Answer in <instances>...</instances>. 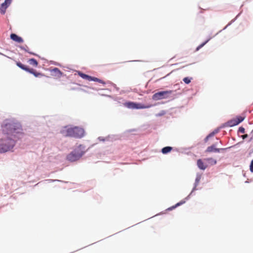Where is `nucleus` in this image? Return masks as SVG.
<instances>
[{"label": "nucleus", "instance_id": "obj_1", "mask_svg": "<svg viewBox=\"0 0 253 253\" xmlns=\"http://www.w3.org/2000/svg\"><path fill=\"white\" fill-rule=\"evenodd\" d=\"M2 129L3 132L6 135L0 139V149H5L1 150V153L10 150L14 146V140L11 138H9L8 135H12L15 133H19L22 129L19 123L13 120H5L2 125Z\"/></svg>", "mask_w": 253, "mask_h": 253}, {"label": "nucleus", "instance_id": "obj_2", "mask_svg": "<svg viewBox=\"0 0 253 253\" xmlns=\"http://www.w3.org/2000/svg\"><path fill=\"white\" fill-rule=\"evenodd\" d=\"M62 134L64 136L81 138L84 136V131L83 128L78 126L65 127L61 130Z\"/></svg>", "mask_w": 253, "mask_h": 253}, {"label": "nucleus", "instance_id": "obj_3", "mask_svg": "<svg viewBox=\"0 0 253 253\" xmlns=\"http://www.w3.org/2000/svg\"><path fill=\"white\" fill-rule=\"evenodd\" d=\"M84 147L79 145L67 156V159L70 162H75L79 160L84 154Z\"/></svg>", "mask_w": 253, "mask_h": 253}, {"label": "nucleus", "instance_id": "obj_4", "mask_svg": "<svg viewBox=\"0 0 253 253\" xmlns=\"http://www.w3.org/2000/svg\"><path fill=\"white\" fill-rule=\"evenodd\" d=\"M172 92V90L160 91L155 93L153 95L152 98L155 100H159L163 99H166L169 97V95L171 94Z\"/></svg>", "mask_w": 253, "mask_h": 253}, {"label": "nucleus", "instance_id": "obj_5", "mask_svg": "<svg viewBox=\"0 0 253 253\" xmlns=\"http://www.w3.org/2000/svg\"><path fill=\"white\" fill-rule=\"evenodd\" d=\"M16 65L17 66H18L19 68L23 69V70L26 71L31 74H32L36 77H41L44 76L43 74L41 73L37 72L36 70H34L33 69H30L27 67V66L23 65L20 62H17Z\"/></svg>", "mask_w": 253, "mask_h": 253}, {"label": "nucleus", "instance_id": "obj_6", "mask_svg": "<svg viewBox=\"0 0 253 253\" xmlns=\"http://www.w3.org/2000/svg\"><path fill=\"white\" fill-rule=\"evenodd\" d=\"M78 75L83 79L86 80L88 81H94V82H97L100 84H105V82L103 81L98 79L95 77H93L90 76H88L87 75H86L84 73H82L81 72H78Z\"/></svg>", "mask_w": 253, "mask_h": 253}, {"label": "nucleus", "instance_id": "obj_7", "mask_svg": "<svg viewBox=\"0 0 253 253\" xmlns=\"http://www.w3.org/2000/svg\"><path fill=\"white\" fill-rule=\"evenodd\" d=\"M124 106L130 109H144L150 107L149 106H146L140 103H136L133 102H127L124 103Z\"/></svg>", "mask_w": 253, "mask_h": 253}, {"label": "nucleus", "instance_id": "obj_8", "mask_svg": "<svg viewBox=\"0 0 253 253\" xmlns=\"http://www.w3.org/2000/svg\"><path fill=\"white\" fill-rule=\"evenodd\" d=\"M226 149H227V148H216L215 145L213 144L211 146H209L207 148L206 152L208 153H211L212 152L219 153L220 151L225 150Z\"/></svg>", "mask_w": 253, "mask_h": 253}, {"label": "nucleus", "instance_id": "obj_9", "mask_svg": "<svg viewBox=\"0 0 253 253\" xmlns=\"http://www.w3.org/2000/svg\"><path fill=\"white\" fill-rule=\"evenodd\" d=\"M244 119V118L241 116H238L236 119L232 120L228 122L230 126H234L238 125L242 122Z\"/></svg>", "mask_w": 253, "mask_h": 253}, {"label": "nucleus", "instance_id": "obj_10", "mask_svg": "<svg viewBox=\"0 0 253 253\" xmlns=\"http://www.w3.org/2000/svg\"><path fill=\"white\" fill-rule=\"evenodd\" d=\"M10 38L13 41L18 43H22L23 42V39L21 37L18 36L15 34H11L10 35Z\"/></svg>", "mask_w": 253, "mask_h": 253}, {"label": "nucleus", "instance_id": "obj_11", "mask_svg": "<svg viewBox=\"0 0 253 253\" xmlns=\"http://www.w3.org/2000/svg\"><path fill=\"white\" fill-rule=\"evenodd\" d=\"M197 164L198 168L202 170H205L208 167V165L205 164L201 159L198 160Z\"/></svg>", "mask_w": 253, "mask_h": 253}, {"label": "nucleus", "instance_id": "obj_12", "mask_svg": "<svg viewBox=\"0 0 253 253\" xmlns=\"http://www.w3.org/2000/svg\"><path fill=\"white\" fill-rule=\"evenodd\" d=\"M204 161L207 162L208 164L211 166L214 165L216 164V160L212 158H208L204 159Z\"/></svg>", "mask_w": 253, "mask_h": 253}, {"label": "nucleus", "instance_id": "obj_13", "mask_svg": "<svg viewBox=\"0 0 253 253\" xmlns=\"http://www.w3.org/2000/svg\"><path fill=\"white\" fill-rule=\"evenodd\" d=\"M8 6V4H6L4 2L2 3L0 6V12L1 14H4Z\"/></svg>", "mask_w": 253, "mask_h": 253}, {"label": "nucleus", "instance_id": "obj_14", "mask_svg": "<svg viewBox=\"0 0 253 253\" xmlns=\"http://www.w3.org/2000/svg\"><path fill=\"white\" fill-rule=\"evenodd\" d=\"M28 62L31 65L33 66L34 67H37L38 65V61L34 58H31L30 59Z\"/></svg>", "mask_w": 253, "mask_h": 253}, {"label": "nucleus", "instance_id": "obj_15", "mask_svg": "<svg viewBox=\"0 0 253 253\" xmlns=\"http://www.w3.org/2000/svg\"><path fill=\"white\" fill-rule=\"evenodd\" d=\"M172 149V148L171 147H170V146L165 147L162 149V152L163 154H167L169 152H170Z\"/></svg>", "mask_w": 253, "mask_h": 253}, {"label": "nucleus", "instance_id": "obj_16", "mask_svg": "<svg viewBox=\"0 0 253 253\" xmlns=\"http://www.w3.org/2000/svg\"><path fill=\"white\" fill-rule=\"evenodd\" d=\"M19 47L21 49L25 51L26 52L29 53L31 54L35 55V53L29 51V47L27 45H25V46H20Z\"/></svg>", "mask_w": 253, "mask_h": 253}, {"label": "nucleus", "instance_id": "obj_17", "mask_svg": "<svg viewBox=\"0 0 253 253\" xmlns=\"http://www.w3.org/2000/svg\"><path fill=\"white\" fill-rule=\"evenodd\" d=\"M185 203V201H181L178 203H177L176 205H175L174 206H173L169 208H168V210H172L173 209H175V208H176L177 207L179 206H180L181 205H182L183 203Z\"/></svg>", "mask_w": 253, "mask_h": 253}, {"label": "nucleus", "instance_id": "obj_18", "mask_svg": "<svg viewBox=\"0 0 253 253\" xmlns=\"http://www.w3.org/2000/svg\"><path fill=\"white\" fill-rule=\"evenodd\" d=\"M52 71L53 72H54L55 73L57 74H58L59 75H61L62 74V73L60 71V70L57 68H54L53 70H52Z\"/></svg>", "mask_w": 253, "mask_h": 253}, {"label": "nucleus", "instance_id": "obj_19", "mask_svg": "<svg viewBox=\"0 0 253 253\" xmlns=\"http://www.w3.org/2000/svg\"><path fill=\"white\" fill-rule=\"evenodd\" d=\"M183 81L185 84H189L191 82V78L185 77L183 79Z\"/></svg>", "mask_w": 253, "mask_h": 253}, {"label": "nucleus", "instance_id": "obj_20", "mask_svg": "<svg viewBox=\"0 0 253 253\" xmlns=\"http://www.w3.org/2000/svg\"><path fill=\"white\" fill-rule=\"evenodd\" d=\"M209 41V40L206 41L205 42L202 43L200 45H199L196 48V50H199L201 48H202L203 46H204Z\"/></svg>", "mask_w": 253, "mask_h": 253}, {"label": "nucleus", "instance_id": "obj_21", "mask_svg": "<svg viewBox=\"0 0 253 253\" xmlns=\"http://www.w3.org/2000/svg\"><path fill=\"white\" fill-rule=\"evenodd\" d=\"M250 169L252 172H253V160L251 161L250 166Z\"/></svg>", "mask_w": 253, "mask_h": 253}, {"label": "nucleus", "instance_id": "obj_22", "mask_svg": "<svg viewBox=\"0 0 253 253\" xmlns=\"http://www.w3.org/2000/svg\"><path fill=\"white\" fill-rule=\"evenodd\" d=\"M245 128L243 127H239V132L242 133H244L245 132Z\"/></svg>", "mask_w": 253, "mask_h": 253}, {"label": "nucleus", "instance_id": "obj_23", "mask_svg": "<svg viewBox=\"0 0 253 253\" xmlns=\"http://www.w3.org/2000/svg\"><path fill=\"white\" fill-rule=\"evenodd\" d=\"M217 132V131H213L211 133L208 135L209 137H211L212 136H213L215 134H216Z\"/></svg>", "mask_w": 253, "mask_h": 253}, {"label": "nucleus", "instance_id": "obj_24", "mask_svg": "<svg viewBox=\"0 0 253 253\" xmlns=\"http://www.w3.org/2000/svg\"><path fill=\"white\" fill-rule=\"evenodd\" d=\"M12 1V0H5L4 3H5L6 4H8V6L10 5Z\"/></svg>", "mask_w": 253, "mask_h": 253}, {"label": "nucleus", "instance_id": "obj_25", "mask_svg": "<svg viewBox=\"0 0 253 253\" xmlns=\"http://www.w3.org/2000/svg\"><path fill=\"white\" fill-rule=\"evenodd\" d=\"M166 114V112L164 111H162L161 112V113H159V114H157V116H163L164 115H165Z\"/></svg>", "mask_w": 253, "mask_h": 253}, {"label": "nucleus", "instance_id": "obj_26", "mask_svg": "<svg viewBox=\"0 0 253 253\" xmlns=\"http://www.w3.org/2000/svg\"><path fill=\"white\" fill-rule=\"evenodd\" d=\"M247 137H248V135L247 134H244V135H242L243 139H245Z\"/></svg>", "mask_w": 253, "mask_h": 253}, {"label": "nucleus", "instance_id": "obj_27", "mask_svg": "<svg viewBox=\"0 0 253 253\" xmlns=\"http://www.w3.org/2000/svg\"><path fill=\"white\" fill-rule=\"evenodd\" d=\"M209 138H210V137H209V136L208 135V136L206 137V138L205 139V142H207Z\"/></svg>", "mask_w": 253, "mask_h": 253}, {"label": "nucleus", "instance_id": "obj_28", "mask_svg": "<svg viewBox=\"0 0 253 253\" xmlns=\"http://www.w3.org/2000/svg\"><path fill=\"white\" fill-rule=\"evenodd\" d=\"M5 150L4 148H1L0 149V153H1V150Z\"/></svg>", "mask_w": 253, "mask_h": 253}, {"label": "nucleus", "instance_id": "obj_29", "mask_svg": "<svg viewBox=\"0 0 253 253\" xmlns=\"http://www.w3.org/2000/svg\"><path fill=\"white\" fill-rule=\"evenodd\" d=\"M196 182H199V178H196Z\"/></svg>", "mask_w": 253, "mask_h": 253}]
</instances>
